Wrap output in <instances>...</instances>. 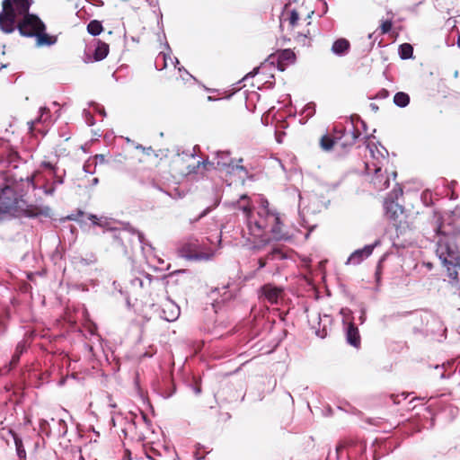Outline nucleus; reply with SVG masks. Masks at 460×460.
<instances>
[{
    "label": "nucleus",
    "mask_w": 460,
    "mask_h": 460,
    "mask_svg": "<svg viewBox=\"0 0 460 460\" xmlns=\"http://www.w3.org/2000/svg\"><path fill=\"white\" fill-rule=\"evenodd\" d=\"M240 208L245 213L247 228L249 234L260 240L263 244L270 242L271 238L277 241L288 240L290 235L283 229V224L279 213L269 208V201L263 199L257 214H252L250 208L245 205H240Z\"/></svg>",
    "instance_id": "nucleus-1"
},
{
    "label": "nucleus",
    "mask_w": 460,
    "mask_h": 460,
    "mask_svg": "<svg viewBox=\"0 0 460 460\" xmlns=\"http://www.w3.org/2000/svg\"><path fill=\"white\" fill-rule=\"evenodd\" d=\"M440 229V226L436 229L437 234L439 235L436 253L443 266L447 268L448 277L456 279V268L460 267V234H446Z\"/></svg>",
    "instance_id": "nucleus-2"
},
{
    "label": "nucleus",
    "mask_w": 460,
    "mask_h": 460,
    "mask_svg": "<svg viewBox=\"0 0 460 460\" xmlns=\"http://www.w3.org/2000/svg\"><path fill=\"white\" fill-rule=\"evenodd\" d=\"M49 208H39L28 205L27 202L13 189L6 187L0 192V213L9 214L13 217H38L40 215L48 216Z\"/></svg>",
    "instance_id": "nucleus-3"
},
{
    "label": "nucleus",
    "mask_w": 460,
    "mask_h": 460,
    "mask_svg": "<svg viewBox=\"0 0 460 460\" xmlns=\"http://www.w3.org/2000/svg\"><path fill=\"white\" fill-rule=\"evenodd\" d=\"M33 0H3L0 12V30L6 34L15 31V18L27 13Z\"/></svg>",
    "instance_id": "nucleus-4"
},
{
    "label": "nucleus",
    "mask_w": 460,
    "mask_h": 460,
    "mask_svg": "<svg viewBox=\"0 0 460 460\" xmlns=\"http://www.w3.org/2000/svg\"><path fill=\"white\" fill-rule=\"evenodd\" d=\"M333 131L336 138V147H341V149L351 147L361 135L356 128L353 117L350 118L345 127L341 124L334 126Z\"/></svg>",
    "instance_id": "nucleus-5"
},
{
    "label": "nucleus",
    "mask_w": 460,
    "mask_h": 460,
    "mask_svg": "<svg viewBox=\"0 0 460 460\" xmlns=\"http://www.w3.org/2000/svg\"><path fill=\"white\" fill-rule=\"evenodd\" d=\"M22 18L17 21L15 18V30H18L21 36L25 38H32L36 35L37 31L43 29L45 23L34 13L28 12L20 15Z\"/></svg>",
    "instance_id": "nucleus-6"
},
{
    "label": "nucleus",
    "mask_w": 460,
    "mask_h": 460,
    "mask_svg": "<svg viewBox=\"0 0 460 460\" xmlns=\"http://www.w3.org/2000/svg\"><path fill=\"white\" fill-rule=\"evenodd\" d=\"M215 159L217 161V167L229 174L241 173L240 177H247L249 172L245 166L240 164L243 163V158L238 160V164L234 163L229 151H217L215 153Z\"/></svg>",
    "instance_id": "nucleus-7"
},
{
    "label": "nucleus",
    "mask_w": 460,
    "mask_h": 460,
    "mask_svg": "<svg viewBox=\"0 0 460 460\" xmlns=\"http://www.w3.org/2000/svg\"><path fill=\"white\" fill-rule=\"evenodd\" d=\"M50 421L54 424L53 428L50 427L49 420H40V426L41 431L47 436H50L53 433L58 438H64L67 433L66 422L62 419L56 420L54 418H51Z\"/></svg>",
    "instance_id": "nucleus-8"
},
{
    "label": "nucleus",
    "mask_w": 460,
    "mask_h": 460,
    "mask_svg": "<svg viewBox=\"0 0 460 460\" xmlns=\"http://www.w3.org/2000/svg\"><path fill=\"white\" fill-rule=\"evenodd\" d=\"M153 281L159 282V279L145 271H139L129 279V287L136 293L140 290L147 291Z\"/></svg>",
    "instance_id": "nucleus-9"
},
{
    "label": "nucleus",
    "mask_w": 460,
    "mask_h": 460,
    "mask_svg": "<svg viewBox=\"0 0 460 460\" xmlns=\"http://www.w3.org/2000/svg\"><path fill=\"white\" fill-rule=\"evenodd\" d=\"M381 244L379 239L376 240L373 243L365 245L363 248L355 250L347 259V265H358L363 261L367 259L372 253L376 247Z\"/></svg>",
    "instance_id": "nucleus-10"
},
{
    "label": "nucleus",
    "mask_w": 460,
    "mask_h": 460,
    "mask_svg": "<svg viewBox=\"0 0 460 460\" xmlns=\"http://www.w3.org/2000/svg\"><path fill=\"white\" fill-rule=\"evenodd\" d=\"M126 234H129L132 235L136 234L137 236V240H138L139 243L141 244V249L143 251L145 250V246H148L149 248L152 249L151 243L145 238L144 234L142 232L138 231L137 229L134 228L133 226H131L128 223L126 225V226L122 230L119 231L118 233H116L114 234L115 241L122 247H125L123 239L125 238Z\"/></svg>",
    "instance_id": "nucleus-11"
},
{
    "label": "nucleus",
    "mask_w": 460,
    "mask_h": 460,
    "mask_svg": "<svg viewBox=\"0 0 460 460\" xmlns=\"http://www.w3.org/2000/svg\"><path fill=\"white\" fill-rule=\"evenodd\" d=\"M367 148L369 149L371 156L376 161L373 163V171L375 174L377 175L382 169V161L386 160L385 156L388 155V152L385 147L380 144H367Z\"/></svg>",
    "instance_id": "nucleus-12"
},
{
    "label": "nucleus",
    "mask_w": 460,
    "mask_h": 460,
    "mask_svg": "<svg viewBox=\"0 0 460 460\" xmlns=\"http://www.w3.org/2000/svg\"><path fill=\"white\" fill-rule=\"evenodd\" d=\"M331 322V316L328 314H323L321 316V314H318L315 319H309V323L311 324L312 329L314 330L315 335L321 339H323L327 336V325L330 324Z\"/></svg>",
    "instance_id": "nucleus-13"
},
{
    "label": "nucleus",
    "mask_w": 460,
    "mask_h": 460,
    "mask_svg": "<svg viewBox=\"0 0 460 460\" xmlns=\"http://www.w3.org/2000/svg\"><path fill=\"white\" fill-rule=\"evenodd\" d=\"M283 293L281 288L276 287L272 284H265L260 289V294L271 305H277L279 299Z\"/></svg>",
    "instance_id": "nucleus-14"
},
{
    "label": "nucleus",
    "mask_w": 460,
    "mask_h": 460,
    "mask_svg": "<svg viewBox=\"0 0 460 460\" xmlns=\"http://www.w3.org/2000/svg\"><path fill=\"white\" fill-rule=\"evenodd\" d=\"M355 319L352 317L351 321L347 324L346 327V341L354 348L360 346L361 338Z\"/></svg>",
    "instance_id": "nucleus-15"
},
{
    "label": "nucleus",
    "mask_w": 460,
    "mask_h": 460,
    "mask_svg": "<svg viewBox=\"0 0 460 460\" xmlns=\"http://www.w3.org/2000/svg\"><path fill=\"white\" fill-rule=\"evenodd\" d=\"M296 61V55L290 49L280 50L277 56L278 68L280 71L285 70L288 65L294 64Z\"/></svg>",
    "instance_id": "nucleus-16"
},
{
    "label": "nucleus",
    "mask_w": 460,
    "mask_h": 460,
    "mask_svg": "<svg viewBox=\"0 0 460 460\" xmlns=\"http://www.w3.org/2000/svg\"><path fill=\"white\" fill-rule=\"evenodd\" d=\"M384 208L386 216L393 220L397 219L399 215L402 214L403 212V207L397 201L391 200V199H385Z\"/></svg>",
    "instance_id": "nucleus-17"
},
{
    "label": "nucleus",
    "mask_w": 460,
    "mask_h": 460,
    "mask_svg": "<svg viewBox=\"0 0 460 460\" xmlns=\"http://www.w3.org/2000/svg\"><path fill=\"white\" fill-rule=\"evenodd\" d=\"M180 315V308L172 302H167L164 305L161 317L167 322L175 321Z\"/></svg>",
    "instance_id": "nucleus-18"
},
{
    "label": "nucleus",
    "mask_w": 460,
    "mask_h": 460,
    "mask_svg": "<svg viewBox=\"0 0 460 460\" xmlns=\"http://www.w3.org/2000/svg\"><path fill=\"white\" fill-rule=\"evenodd\" d=\"M46 25H44L43 29L37 31L36 35L33 37L36 39V45L38 47L52 46L56 44L58 40L56 36H51L46 33Z\"/></svg>",
    "instance_id": "nucleus-19"
},
{
    "label": "nucleus",
    "mask_w": 460,
    "mask_h": 460,
    "mask_svg": "<svg viewBox=\"0 0 460 460\" xmlns=\"http://www.w3.org/2000/svg\"><path fill=\"white\" fill-rule=\"evenodd\" d=\"M164 46L166 47V49H168L169 52L168 53H164V52L159 53L158 57L156 58V61H155V66H156L157 69L163 70L167 67V58H170L172 60V64L174 65V66L178 68L177 66L180 64L178 58H171L170 54H171L172 50H171V48H170L168 42H165Z\"/></svg>",
    "instance_id": "nucleus-20"
},
{
    "label": "nucleus",
    "mask_w": 460,
    "mask_h": 460,
    "mask_svg": "<svg viewBox=\"0 0 460 460\" xmlns=\"http://www.w3.org/2000/svg\"><path fill=\"white\" fill-rule=\"evenodd\" d=\"M286 254L279 248L272 249L266 256L265 259L260 258L258 260V270L266 266L267 261H281L286 259Z\"/></svg>",
    "instance_id": "nucleus-21"
},
{
    "label": "nucleus",
    "mask_w": 460,
    "mask_h": 460,
    "mask_svg": "<svg viewBox=\"0 0 460 460\" xmlns=\"http://www.w3.org/2000/svg\"><path fill=\"white\" fill-rule=\"evenodd\" d=\"M349 48V41L346 39L341 38L333 42L332 46V52L338 57H342L348 53Z\"/></svg>",
    "instance_id": "nucleus-22"
},
{
    "label": "nucleus",
    "mask_w": 460,
    "mask_h": 460,
    "mask_svg": "<svg viewBox=\"0 0 460 460\" xmlns=\"http://www.w3.org/2000/svg\"><path fill=\"white\" fill-rule=\"evenodd\" d=\"M27 347L24 341H20L15 348L14 353L9 362L8 371L14 367L20 361L21 356L26 351Z\"/></svg>",
    "instance_id": "nucleus-23"
},
{
    "label": "nucleus",
    "mask_w": 460,
    "mask_h": 460,
    "mask_svg": "<svg viewBox=\"0 0 460 460\" xmlns=\"http://www.w3.org/2000/svg\"><path fill=\"white\" fill-rule=\"evenodd\" d=\"M193 246H195V244H193ZM181 252H182V255L185 258H187L188 260L199 261V260L206 258L203 253L195 252L194 250L192 249V243L190 242L186 243L182 245Z\"/></svg>",
    "instance_id": "nucleus-24"
},
{
    "label": "nucleus",
    "mask_w": 460,
    "mask_h": 460,
    "mask_svg": "<svg viewBox=\"0 0 460 460\" xmlns=\"http://www.w3.org/2000/svg\"><path fill=\"white\" fill-rule=\"evenodd\" d=\"M9 432L14 441L18 460H26V451L22 443V439L14 431L10 430Z\"/></svg>",
    "instance_id": "nucleus-25"
},
{
    "label": "nucleus",
    "mask_w": 460,
    "mask_h": 460,
    "mask_svg": "<svg viewBox=\"0 0 460 460\" xmlns=\"http://www.w3.org/2000/svg\"><path fill=\"white\" fill-rule=\"evenodd\" d=\"M187 175L195 181L202 180L206 177V174L202 172L199 161L195 165H189L187 167Z\"/></svg>",
    "instance_id": "nucleus-26"
},
{
    "label": "nucleus",
    "mask_w": 460,
    "mask_h": 460,
    "mask_svg": "<svg viewBox=\"0 0 460 460\" xmlns=\"http://www.w3.org/2000/svg\"><path fill=\"white\" fill-rule=\"evenodd\" d=\"M108 53H109V45L104 42H101L98 44V46L94 49L93 58L95 61H101L107 57Z\"/></svg>",
    "instance_id": "nucleus-27"
},
{
    "label": "nucleus",
    "mask_w": 460,
    "mask_h": 460,
    "mask_svg": "<svg viewBox=\"0 0 460 460\" xmlns=\"http://www.w3.org/2000/svg\"><path fill=\"white\" fill-rule=\"evenodd\" d=\"M409 102L410 96L406 93L398 92L394 96V103L400 108L406 107L409 104Z\"/></svg>",
    "instance_id": "nucleus-28"
},
{
    "label": "nucleus",
    "mask_w": 460,
    "mask_h": 460,
    "mask_svg": "<svg viewBox=\"0 0 460 460\" xmlns=\"http://www.w3.org/2000/svg\"><path fill=\"white\" fill-rule=\"evenodd\" d=\"M320 146L323 150L324 151H330L333 146L336 147V138L333 135L332 137H330L328 135H324L322 137L320 140Z\"/></svg>",
    "instance_id": "nucleus-29"
},
{
    "label": "nucleus",
    "mask_w": 460,
    "mask_h": 460,
    "mask_svg": "<svg viewBox=\"0 0 460 460\" xmlns=\"http://www.w3.org/2000/svg\"><path fill=\"white\" fill-rule=\"evenodd\" d=\"M103 30L102 24L97 20L91 21L87 25V31L92 36H98Z\"/></svg>",
    "instance_id": "nucleus-30"
},
{
    "label": "nucleus",
    "mask_w": 460,
    "mask_h": 460,
    "mask_svg": "<svg viewBox=\"0 0 460 460\" xmlns=\"http://www.w3.org/2000/svg\"><path fill=\"white\" fill-rule=\"evenodd\" d=\"M413 48L409 43H402L399 46V56L402 59L406 60L412 57Z\"/></svg>",
    "instance_id": "nucleus-31"
},
{
    "label": "nucleus",
    "mask_w": 460,
    "mask_h": 460,
    "mask_svg": "<svg viewBox=\"0 0 460 460\" xmlns=\"http://www.w3.org/2000/svg\"><path fill=\"white\" fill-rule=\"evenodd\" d=\"M88 218L92 221L93 226L102 227L108 226V219L105 217H98L96 215L90 214Z\"/></svg>",
    "instance_id": "nucleus-32"
},
{
    "label": "nucleus",
    "mask_w": 460,
    "mask_h": 460,
    "mask_svg": "<svg viewBox=\"0 0 460 460\" xmlns=\"http://www.w3.org/2000/svg\"><path fill=\"white\" fill-rule=\"evenodd\" d=\"M315 113V104L313 102L307 103L302 111V114L306 119L313 117Z\"/></svg>",
    "instance_id": "nucleus-33"
},
{
    "label": "nucleus",
    "mask_w": 460,
    "mask_h": 460,
    "mask_svg": "<svg viewBox=\"0 0 460 460\" xmlns=\"http://www.w3.org/2000/svg\"><path fill=\"white\" fill-rule=\"evenodd\" d=\"M199 163L201 165L202 172L204 173H205V172H208V171L217 168L216 166L217 161L214 162V161H209L208 159H205V160L199 161Z\"/></svg>",
    "instance_id": "nucleus-34"
},
{
    "label": "nucleus",
    "mask_w": 460,
    "mask_h": 460,
    "mask_svg": "<svg viewBox=\"0 0 460 460\" xmlns=\"http://www.w3.org/2000/svg\"><path fill=\"white\" fill-rule=\"evenodd\" d=\"M402 188L396 184V187L394 188V190L388 194V196L385 199H391V200L397 201L399 197L402 196Z\"/></svg>",
    "instance_id": "nucleus-35"
},
{
    "label": "nucleus",
    "mask_w": 460,
    "mask_h": 460,
    "mask_svg": "<svg viewBox=\"0 0 460 460\" xmlns=\"http://www.w3.org/2000/svg\"><path fill=\"white\" fill-rule=\"evenodd\" d=\"M230 288V283H227L226 285H224L222 287V290H224V293L222 294V302H226L229 299H231L234 296V291L228 290Z\"/></svg>",
    "instance_id": "nucleus-36"
},
{
    "label": "nucleus",
    "mask_w": 460,
    "mask_h": 460,
    "mask_svg": "<svg viewBox=\"0 0 460 460\" xmlns=\"http://www.w3.org/2000/svg\"><path fill=\"white\" fill-rule=\"evenodd\" d=\"M178 70L181 73V77L183 81H188L189 79L195 80V78L183 66H179Z\"/></svg>",
    "instance_id": "nucleus-37"
},
{
    "label": "nucleus",
    "mask_w": 460,
    "mask_h": 460,
    "mask_svg": "<svg viewBox=\"0 0 460 460\" xmlns=\"http://www.w3.org/2000/svg\"><path fill=\"white\" fill-rule=\"evenodd\" d=\"M66 174V171L64 170L63 171V175H58V170H57V176H53V185H55L56 187L58 186V185H61L64 183V175Z\"/></svg>",
    "instance_id": "nucleus-38"
},
{
    "label": "nucleus",
    "mask_w": 460,
    "mask_h": 460,
    "mask_svg": "<svg viewBox=\"0 0 460 460\" xmlns=\"http://www.w3.org/2000/svg\"><path fill=\"white\" fill-rule=\"evenodd\" d=\"M56 189L57 187L51 182L49 185L46 184L43 187V192L48 196H52L54 195Z\"/></svg>",
    "instance_id": "nucleus-39"
},
{
    "label": "nucleus",
    "mask_w": 460,
    "mask_h": 460,
    "mask_svg": "<svg viewBox=\"0 0 460 460\" xmlns=\"http://www.w3.org/2000/svg\"><path fill=\"white\" fill-rule=\"evenodd\" d=\"M41 166L51 171L53 176H57L58 168L53 165L50 162L44 161L41 163Z\"/></svg>",
    "instance_id": "nucleus-40"
},
{
    "label": "nucleus",
    "mask_w": 460,
    "mask_h": 460,
    "mask_svg": "<svg viewBox=\"0 0 460 460\" xmlns=\"http://www.w3.org/2000/svg\"><path fill=\"white\" fill-rule=\"evenodd\" d=\"M299 19V14L296 10H292L289 15V23L291 26H295Z\"/></svg>",
    "instance_id": "nucleus-41"
},
{
    "label": "nucleus",
    "mask_w": 460,
    "mask_h": 460,
    "mask_svg": "<svg viewBox=\"0 0 460 460\" xmlns=\"http://www.w3.org/2000/svg\"><path fill=\"white\" fill-rule=\"evenodd\" d=\"M197 149H199V146H193L192 148V151L191 152H184L182 151L181 153L180 152V149L178 148L177 149V155H189L192 158H195L197 156Z\"/></svg>",
    "instance_id": "nucleus-42"
},
{
    "label": "nucleus",
    "mask_w": 460,
    "mask_h": 460,
    "mask_svg": "<svg viewBox=\"0 0 460 460\" xmlns=\"http://www.w3.org/2000/svg\"><path fill=\"white\" fill-rule=\"evenodd\" d=\"M392 22L389 21V20H386V21H384L381 24V30L383 31V33H387L391 31L392 29Z\"/></svg>",
    "instance_id": "nucleus-43"
},
{
    "label": "nucleus",
    "mask_w": 460,
    "mask_h": 460,
    "mask_svg": "<svg viewBox=\"0 0 460 460\" xmlns=\"http://www.w3.org/2000/svg\"><path fill=\"white\" fill-rule=\"evenodd\" d=\"M84 118H85V120H86V123L89 125V126H93L94 125L95 121H94V119L93 117L92 116V114L90 113V111H86V110H84V112H83Z\"/></svg>",
    "instance_id": "nucleus-44"
},
{
    "label": "nucleus",
    "mask_w": 460,
    "mask_h": 460,
    "mask_svg": "<svg viewBox=\"0 0 460 460\" xmlns=\"http://www.w3.org/2000/svg\"><path fill=\"white\" fill-rule=\"evenodd\" d=\"M322 208H326V205L323 204V202L317 204L315 206V208H311L310 207H308V208L305 207V208H303L302 211H300V213H304V211L305 209L307 210V212L311 211V212L314 213V212L320 210Z\"/></svg>",
    "instance_id": "nucleus-45"
},
{
    "label": "nucleus",
    "mask_w": 460,
    "mask_h": 460,
    "mask_svg": "<svg viewBox=\"0 0 460 460\" xmlns=\"http://www.w3.org/2000/svg\"><path fill=\"white\" fill-rule=\"evenodd\" d=\"M348 447V445L346 443H340L339 445H337L336 447V455H337V458L340 457V456L341 455L342 451Z\"/></svg>",
    "instance_id": "nucleus-46"
},
{
    "label": "nucleus",
    "mask_w": 460,
    "mask_h": 460,
    "mask_svg": "<svg viewBox=\"0 0 460 460\" xmlns=\"http://www.w3.org/2000/svg\"><path fill=\"white\" fill-rule=\"evenodd\" d=\"M210 211L211 208L209 207L206 208L192 222H198L199 219L206 217Z\"/></svg>",
    "instance_id": "nucleus-47"
},
{
    "label": "nucleus",
    "mask_w": 460,
    "mask_h": 460,
    "mask_svg": "<svg viewBox=\"0 0 460 460\" xmlns=\"http://www.w3.org/2000/svg\"><path fill=\"white\" fill-rule=\"evenodd\" d=\"M366 321V309L362 306L360 308V315L358 316V323L363 324Z\"/></svg>",
    "instance_id": "nucleus-48"
},
{
    "label": "nucleus",
    "mask_w": 460,
    "mask_h": 460,
    "mask_svg": "<svg viewBox=\"0 0 460 460\" xmlns=\"http://www.w3.org/2000/svg\"><path fill=\"white\" fill-rule=\"evenodd\" d=\"M49 108L47 107H40V117L37 119L36 121H40L42 117L46 114V113H49Z\"/></svg>",
    "instance_id": "nucleus-49"
},
{
    "label": "nucleus",
    "mask_w": 460,
    "mask_h": 460,
    "mask_svg": "<svg viewBox=\"0 0 460 460\" xmlns=\"http://www.w3.org/2000/svg\"><path fill=\"white\" fill-rule=\"evenodd\" d=\"M259 72V67H255L252 71H251L250 73H248L243 78V80H246L247 78L249 77H253L255 75H257Z\"/></svg>",
    "instance_id": "nucleus-50"
},
{
    "label": "nucleus",
    "mask_w": 460,
    "mask_h": 460,
    "mask_svg": "<svg viewBox=\"0 0 460 460\" xmlns=\"http://www.w3.org/2000/svg\"><path fill=\"white\" fill-rule=\"evenodd\" d=\"M388 95H389L388 91H387V90H385V89H382V90L377 93V98L384 99V98H386Z\"/></svg>",
    "instance_id": "nucleus-51"
},
{
    "label": "nucleus",
    "mask_w": 460,
    "mask_h": 460,
    "mask_svg": "<svg viewBox=\"0 0 460 460\" xmlns=\"http://www.w3.org/2000/svg\"><path fill=\"white\" fill-rule=\"evenodd\" d=\"M319 4H322L323 14H325L328 11L327 3L324 0H319Z\"/></svg>",
    "instance_id": "nucleus-52"
},
{
    "label": "nucleus",
    "mask_w": 460,
    "mask_h": 460,
    "mask_svg": "<svg viewBox=\"0 0 460 460\" xmlns=\"http://www.w3.org/2000/svg\"><path fill=\"white\" fill-rule=\"evenodd\" d=\"M95 111H98L102 116H104V117L106 116V112H105L103 107H100L98 104H95Z\"/></svg>",
    "instance_id": "nucleus-53"
},
{
    "label": "nucleus",
    "mask_w": 460,
    "mask_h": 460,
    "mask_svg": "<svg viewBox=\"0 0 460 460\" xmlns=\"http://www.w3.org/2000/svg\"><path fill=\"white\" fill-rule=\"evenodd\" d=\"M18 157H19V155H18V153H17V152H15V151H12V152L10 153V155H9V158H10V160H11V161H14V160H15L16 158H18Z\"/></svg>",
    "instance_id": "nucleus-54"
},
{
    "label": "nucleus",
    "mask_w": 460,
    "mask_h": 460,
    "mask_svg": "<svg viewBox=\"0 0 460 460\" xmlns=\"http://www.w3.org/2000/svg\"><path fill=\"white\" fill-rule=\"evenodd\" d=\"M125 300H126V305L128 309H130L134 306V305L131 304V300L128 295L125 296Z\"/></svg>",
    "instance_id": "nucleus-55"
},
{
    "label": "nucleus",
    "mask_w": 460,
    "mask_h": 460,
    "mask_svg": "<svg viewBox=\"0 0 460 460\" xmlns=\"http://www.w3.org/2000/svg\"><path fill=\"white\" fill-rule=\"evenodd\" d=\"M448 410L450 411L451 414H456L458 412V409L457 408H455L453 406H448Z\"/></svg>",
    "instance_id": "nucleus-56"
},
{
    "label": "nucleus",
    "mask_w": 460,
    "mask_h": 460,
    "mask_svg": "<svg viewBox=\"0 0 460 460\" xmlns=\"http://www.w3.org/2000/svg\"><path fill=\"white\" fill-rule=\"evenodd\" d=\"M98 183H99V179H98V178L94 177V178H93V179L91 180V185H92V186H95V185H97Z\"/></svg>",
    "instance_id": "nucleus-57"
},
{
    "label": "nucleus",
    "mask_w": 460,
    "mask_h": 460,
    "mask_svg": "<svg viewBox=\"0 0 460 460\" xmlns=\"http://www.w3.org/2000/svg\"><path fill=\"white\" fill-rule=\"evenodd\" d=\"M356 119H357L358 122H360V124L362 125L363 128L366 130V128H367L366 123L363 120H361L359 117H357Z\"/></svg>",
    "instance_id": "nucleus-58"
},
{
    "label": "nucleus",
    "mask_w": 460,
    "mask_h": 460,
    "mask_svg": "<svg viewBox=\"0 0 460 460\" xmlns=\"http://www.w3.org/2000/svg\"><path fill=\"white\" fill-rule=\"evenodd\" d=\"M391 398L393 399L394 403H400V401L398 400L399 395H391Z\"/></svg>",
    "instance_id": "nucleus-59"
},
{
    "label": "nucleus",
    "mask_w": 460,
    "mask_h": 460,
    "mask_svg": "<svg viewBox=\"0 0 460 460\" xmlns=\"http://www.w3.org/2000/svg\"><path fill=\"white\" fill-rule=\"evenodd\" d=\"M370 108H371V110H372V111H378V107H377V105H376V104H375V103H370Z\"/></svg>",
    "instance_id": "nucleus-60"
},
{
    "label": "nucleus",
    "mask_w": 460,
    "mask_h": 460,
    "mask_svg": "<svg viewBox=\"0 0 460 460\" xmlns=\"http://www.w3.org/2000/svg\"><path fill=\"white\" fill-rule=\"evenodd\" d=\"M142 419L146 423V424H149L150 423V420L147 419L146 415L145 413L142 412Z\"/></svg>",
    "instance_id": "nucleus-61"
},
{
    "label": "nucleus",
    "mask_w": 460,
    "mask_h": 460,
    "mask_svg": "<svg viewBox=\"0 0 460 460\" xmlns=\"http://www.w3.org/2000/svg\"><path fill=\"white\" fill-rule=\"evenodd\" d=\"M89 165L84 164V171L88 173H93V172L89 171Z\"/></svg>",
    "instance_id": "nucleus-62"
},
{
    "label": "nucleus",
    "mask_w": 460,
    "mask_h": 460,
    "mask_svg": "<svg viewBox=\"0 0 460 460\" xmlns=\"http://www.w3.org/2000/svg\"><path fill=\"white\" fill-rule=\"evenodd\" d=\"M429 407H433V406H435V401H434V399L430 398V399L429 400Z\"/></svg>",
    "instance_id": "nucleus-63"
},
{
    "label": "nucleus",
    "mask_w": 460,
    "mask_h": 460,
    "mask_svg": "<svg viewBox=\"0 0 460 460\" xmlns=\"http://www.w3.org/2000/svg\"><path fill=\"white\" fill-rule=\"evenodd\" d=\"M299 208H301V206L303 205L304 203V197L302 195H299Z\"/></svg>",
    "instance_id": "nucleus-64"
}]
</instances>
